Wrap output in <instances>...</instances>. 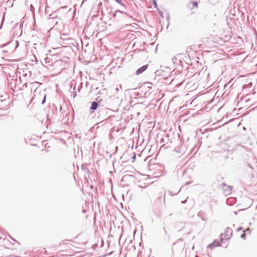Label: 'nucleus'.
I'll return each instance as SVG.
<instances>
[{
	"label": "nucleus",
	"instance_id": "1",
	"mask_svg": "<svg viewBox=\"0 0 257 257\" xmlns=\"http://www.w3.org/2000/svg\"><path fill=\"white\" fill-rule=\"evenodd\" d=\"M232 235L231 230H227L224 233L221 234L222 238L224 237V239H228L230 238Z\"/></svg>",
	"mask_w": 257,
	"mask_h": 257
},
{
	"label": "nucleus",
	"instance_id": "8",
	"mask_svg": "<svg viewBox=\"0 0 257 257\" xmlns=\"http://www.w3.org/2000/svg\"><path fill=\"white\" fill-rule=\"evenodd\" d=\"M244 236H245L244 234H242V235H241V237L242 238H243Z\"/></svg>",
	"mask_w": 257,
	"mask_h": 257
},
{
	"label": "nucleus",
	"instance_id": "7",
	"mask_svg": "<svg viewBox=\"0 0 257 257\" xmlns=\"http://www.w3.org/2000/svg\"><path fill=\"white\" fill-rule=\"evenodd\" d=\"M135 158H136V156H135V155H134V156H133V162L134 161V160L135 159Z\"/></svg>",
	"mask_w": 257,
	"mask_h": 257
},
{
	"label": "nucleus",
	"instance_id": "2",
	"mask_svg": "<svg viewBox=\"0 0 257 257\" xmlns=\"http://www.w3.org/2000/svg\"><path fill=\"white\" fill-rule=\"evenodd\" d=\"M148 65H145L141 67V68H140L136 71V74L139 75V74L142 73L143 72H144L146 70V69L148 68Z\"/></svg>",
	"mask_w": 257,
	"mask_h": 257
},
{
	"label": "nucleus",
	"instance_id": "5",
	"mask_svg": "<svg viewBox=\"0 0 257 257\" xmlns=\"http://www.w3.org/2000/svg\"><path fill=\"white\" fill-rule=\"evenodd\" d=\"M192 6L193 7H197L198 5L197 3L196 2H193L192 3Z\"/></svg>",
	"mask_w": 257,
	"mask_h": 257
},
{
	"label": "nucleus",
	"instance_id": "4",
	"mask_svg": "<svg viewBox=\"0 0 257 257\" xmlns=\"http://www.w3.org/2000/svg\"><path fill=\"white\" fill-rule=\"evenodd\" d=\"M218 245V243H216V242H213L212 243H211L210 244H209L207 246V248H212L213 247H216Z\"/></svg>",
	"mask_w": 257,
	"mask_h": 257
},
{
	"label": "nucleus",
	"instance_id": "3",
	"mask_svg": "<svg viewBox=\"0 0 257 257\" xmlns=\"http://www.w3.org/2000/svg\"><path fill=\"white\" fill-rule=\"evenodd\" d=\"M97 106H98V105H97V102H93L91 104V106L90 108L92 110H95L97 108Z\"/></svg>",
	"mask_w": 257,
	"mask_h": 257
},
{
	"label": "nucleus",
	"instance_id": "6",
	"mask_svg": "<svg viewBox=\"0 0 257 257\" xmlns=\"http://www.w3.org/2000/svg\"><path fill=\"white\" fill-rule=\"evenodd\" d=\"M45 100H46V95H44V98H43V101L42 102V104H44L45 102Z\"/></svg>",
	"mask_w": 257,
	"mask_h": 257
}]
</instances>
